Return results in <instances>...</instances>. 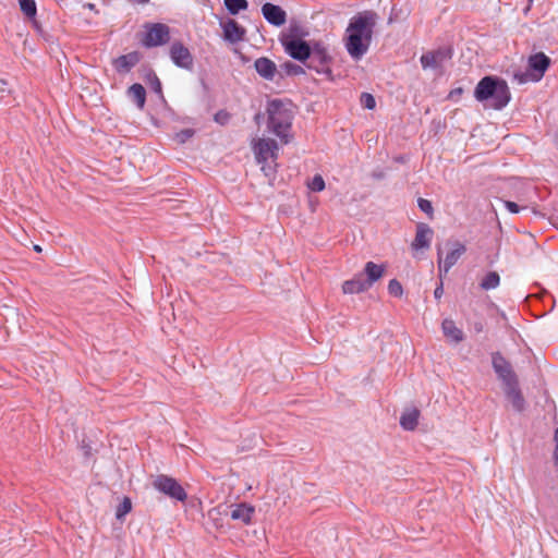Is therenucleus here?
Wrapping results in <instances>:
<instances>
[{"label":"nucleus","mask_w":558,"mask_h":558,"mask_svg":"<svg viewBox=\"0 0 558 558\" xmlns=\"http://www.w3.org/2000/svg\"><path fill=\"white\" fill-rule=\"evenodd\" d=\"M377 17L376 12L364 10L349 20L343 41L347 52L353 60H361L368 51Z\"/></svg>","instance_id":"f257e3e1"},{"label":"nucleus","mask_w":558,"mask_h":558,"mask_svg":"<svg viewBox=\"0 0 558 558\" xmlns=\"http://www.w3.org/2000/svg\"><path fill=\"white\" fill-rule=\"evenodd\" d=\"M474 98L482 104L488 102L493 109L500 111L509 105L511 93L504 78L497 75H486L476 84Z\"/></svg>","instance_id":"f03ea898"},{"label":"nucleus","mask_w":558,"mask_h":558,"mask_svg":"<svg viewBox=\"0 0 558 558\" xmlns=\"http://www.w3.org/2000/svg\"><path fill=\"white\" fill-rule=\"evenodd\" d=\"M292 102L288 99H269L266 105L267 128L277 137L289 143L290 130L293 122Z\"/></svg>","instance_id":"7ed1b4c3"},{"label":"nucleus","mask_w":558,"mask_h":558,"mask_svg":"<svg viewBox=\"0 0 558 558\" xmlns=\"http://www.w3.org/2000/svg\"><path fill=\"white\" fill-rule=\"evenodd\" d=\"M331 64L332 56L329 52L328 46L322 40H315L312 46L311 57L307 59L304 66L325 76L329 81H333Z\"/></svg>","instance_id":"20e7f679"},{"label":"nucleus","mask_w":558,"mask_h":558,"mask_svg":"<svg viewBox=\"0 0 558 558\" xmlns=\"http://www.w3.org/2000/svg\"><path fill=\"white\" fill-rule=\"evenodd\" d=\"M153 486L159 493L173 499L174 501L184 502L187 494L179 481L166 474H159L153 482Z\"/></svg>","instance_id":"39448f33"},{"label":"nucleus","mask_w":558,"mask_h":558,"mask_svg":"<svg viewBox=\"0 0 558 558\" xmlns=\"http://www.w3.org/2000/svg\"><path fill=\"white\" fill-rule=\"evenodd\" d=\"M142 45L145 48H155L166 45L170 40V28L163 23H147Z\"/></svg>","instance_id":"423d86ee"},{"label":"nucleus","mask_w":558,"mask_h":558,"mask_svg":"<svg viewBox=\"0 0 558 558\" xmlns=\"http://www.w3.org/2000/svg\"><path fill=\"white\" fill-rule=\"evenodd\" d=\"M452 57L453 48L448 45L423 53L420 58V62L423 70H440L452 59Z\"/></svg>","instance_id":"0eeeda50"},{"label":"nucleus","mask_w":558,"mask_h":558,"mask_svg":"<svg viewBox=\"0 0 558 558\" xmlns=\"http://www.w3.org/2000/svg\"><path fill=\"white\" fill-rule=\"evenodd\" d=\"M492 366L504 389L519 381L510 362L499 351L492 353Z\"/></svg>","instance_id":"6e6552de"},{"label":"nucleus","mask_w":558,"mask_h":558,"mask_svg":"<svg viewBox=\"0 0 558 558\" xmlns=\"http://www.w3.org/2000/svg\"><path fill=\"white\" fill-rule=\"evenodd\" d=\"M451 245L452 248L447 253L445 258H442L441 247L439 245L437 246V262L439 276L447 275L466 251L465 245L459 241L451 243Z\"/></svg>","instance_id":"1a4fd4ad"},{"label":"nucleus","mask_w":558,"mask_h":558,"mask_svg":"<svg viewBox=\"0 0 558 558\" xmlns=\"http://www.w3.org/2000/svg\"><path fill=\"white\" fill-rule=\"evenodd\" d=\"M315 40H288L281 46L284 52L293 60L305 64L312 53V46Z\"/></svg>","instance_id":"9d476101"},{"label":"nucleus","mask_w":558,"mask_h":558,"mask_svg":"<svg viewBox=\"0 0 558 558\" xmlns=\"http://www.w3.org/2000/svg\"><path fill=\"white\" fill-rule=\"evenodd\" d=\"M169 57L172 63L179 69L192 71L194 68L193 54L189 48L179 40L171 44Z\"/></svg>","instance_id":"9b49d317"},{"label":"nucleus","mask_w":558,"mask_h":558,"mask_svg":"<svg viewBox=\"0 0 558 558\" xmlns=\"http://www.w3.org/2000/svg\"><path fill=\"white\" fill-rule=\"evenodd\" d=\"M278 144L272 138H258L253 144L255 160L265 163L269 157L277 158Z\"/></svg>","instance_id":"f8f14e48"},{"label":"nucleus","mask_w":558,"mask_h":558,"mask_svg":"<svg viewBox=\"0 0 558 558\" xmlns=\"http://www.w3.org/2000/svg\"><path fill=\"white\" fill-rule=\"evenodd\" d=\"M551 60L544 52H536L529 57L527 59V69L532 73L534 78V83L539 82L548 68L550 66Z\"/></svg>","instance_id":"ddd939ff"},{"label":"nucleus","mask_w":558,"mask_h":558,"mask_svg":"<svg viewBox=\"0 0 558 558\" xmlns=\"http://www.w3.org/2000/svg\"><path fill=\"white\" fill-rule=\"evenodd\" d=\"M260 13L271 26L281 27L287 23V12L279 4L265 2L260 8Z\"/></svg>","instance_id":"4468645a"},{"label":"nucleus","mask_w":558,"mask_h":558,"mask_svg":"<svg viewBox=\"0 0 558 558\" xmlns=\"http://www.w3.org/2000/svg\"><path fill=\"white\" fill-rule=\"evenodd\" d=\"M219 24L223 33V39L227 43L238 44L245 39L246 29L235 20L228 17L225 21H220Z\"/></svg>","instance_id":"2eb2a0df"},{"label":"nucleus","mask_w":558,"mask_h":558,"mask_svg":"<svg viewBox=\"0 0 558 558\" xmlns=\"http://www.w3.org/2000/svg\"><path fill=\"white\" fill-rule=\"evenodd\" d=\"M254 69L258 76L266 81H275L276 76H279V69L277 68L276 63L267 58V57H259L254 61Z\"/></svg>","instance_id":"dca6fc26"},{"label":"nucleus","mask_w":558,"mask_h":558,"mask_svg":"<svg viewBox=\"0 0 558 558\" xmlns=\"http://www.w3.org/2000/svg\"><path fill=\"white\" fill-rule=\"evenodd\" d=\"M432 236H433V230L428 225H426L424 222L417 223L415 238L412 242V248L415 251H422V250L429 248L430 242H432Z\"/></svg>","instance_id":"f3484780"},{"label":"nucleus","mask_w":558,"mask_h":558,"mask_svg":"<svg viewBox=\"0 0 558 558\" xmlns=\"http://www.w3.org/2000/svg\"><path fill=\"white\" fill-rule=\"evenodd\" d=\"M254 512V506L246 502H241L233 506L230 512V517L234 521H240L243 524L248 525L252 523Z\"/></svg>","instance_id":"a211bd4d"},{"label":"nucleus","mask_w":558,"mask_h":558,"mask_svg":"<svg viewBox=\"0 0 558 558\" xmlns=\"http://www.w3.org/2000/svg\"><path fill=\"white\" fill-rule=\"evenodd\" d=\"M506 397L510 400L512 408L517 412H522L525 408V400L521 392L519 381L504 389Z\"/></svg>","instance_id":"6ab92c4d"},{"label":"nucleus","mask_w":558,"mask_h":558,"mask_svg":"<svg viewBox=\"0 0 558 558\" xmlns=\"http://www.w3.org/2000/svg\"><path fill=\"white\" fill-rule=\"evenodd\" d=\"M385 274V266L383 264H376L374 262H367L364 266V272L366 278H364L365 283L368 288H371L375 282H377Z\"/></svg>","instance_id":"aec40b11"},{"label":"nucleus","mask_w":558,"mask_h":558,"mask_svg":"<svg viewBox=\"0 0 558 558\" xmlns=\"http://www.w3.org/2000/svg\"><path fill=\"white\" fill-rule=\"evenodd\" d=\"M308 32L299 23H291L287 32H283L279 36V43L282 45L288 40H306Z\"/></svg>","instance_id":"412c9836"},{"label":"nucleus","mask_w":558,"mask_h":558,"mask_svg":"<svg viewBox=\"0 0 558 558\" xmlns=\"http://www.w3.org/2000/svg\"><path fill=\"white\" fill-rule=\"evenodd\" d=\"M368 289L369 288L364 281L363 274H357L352 279L345 280L342 283V291L344 294H357Z\"/></svg>","instance_id":"4be33fe9"},{"label":"nucleus","mask_w":558,"mask_h":558,"mask_svg":"<svg viewBox=\"0 0 558 558\" xmlns=\"http://www.w3.org/2000/svg\"><path fill=\"white\" fill-rule=\"evenodd\" d=\"M140 58L137 52H130L126 54L119 56L113 61V66L117 72L125 73L129 72L138 62Z\"/></svg>","instance_id":"5701e85b"},{"label":"nucleus","mask_w":558,"mask_h":558,"mask_svg":"<svg viewBox=\"0 0 558 558\" xmlns=\"http://www.w3.org/2000/svg\"><path fill=\"white\" fill-rule=\"evenodd\" d=\"M128 97L142 110L146 104V89L140 83L132 84L126 90Z\"/></svg>","instance_id":"b1692460"},{"label":"nucleus","mask_w":558,"mask_h":558,"mask_svg":"<svg viewBox=\"0 0 558 558\" xmlns=\"http://www.w3.org/2000/svg\"><path fill=\"white\" fill-rule=\"evenodd\" d=\"M441 329L446 337L450 338L456 343L463 340V331L458 328L452 319L446 318L441 323Z\"/></svg>","instance_id":"393cba45"},{"label":"nucleus","mask_w":558,"mask_h":558,"mask_svg":"<svg viewBox=\"0 0 558 558\" xmlns=\"http://www.w3.org/2000/svg\"><path fill=\"white\" fill-rule=\"evenodd\" d=\"M420 411L415 408L401 414L400 426L404 430H414L418 424Z\"/></svg>","instance_id":"a878e982"},{"label":"nucleus","mask_w":558,"mask_h":558,"mask_svg":"<svg viewBox=\"0 0 558 558\" xmlns=\"http://www.w3.org/2000/svg\"><path fill=\"white\" fill-rule=\"evenodd\" d=\"M305 74V70L302 65L296 64L292 61H286L279 66V78L282 80L289 76H301Z\"/></svg>","instance_id":"bb28decb"},{"label":"nucleus","mask_w":558,"mask_h":558,"mask_svg":"<svg viewBox=\"0 0 558 558\" xmlns=\"http://www.w3.org/2000/svg\"><path fill=\"white\" fill-rule=\"evenodd\" d=\"M500 284V276L497 271H488L480 282V288L489 291L498 288Z\"/></svg>","instance_id":"cd10ccee"},{"label":"nucleus","mask_w":558,"mask_h":558,"mask_svg":"<svg viewBox=\"0 0 558 558\" xmlns=\"http://www.w3.org/2000/svg\"><path fill=\"white\" fill-rule=\"evenodd\" d=\"M223 3L231 15H236L248 8L247 0H223Z\"/></svg>","instance_id":"c85d7f7f"},{"label":"nucleus","mask_w":558,"mask_h":558,"mask_svg":"<svg viewBox=\"0 0 558 558\" xmlns=\"http://www.w3.org/2000/svg\"><path fill=\"white\" fill-rule=\"evenodd\" d=\"M21 12L26 19L37 16V4L35 0H17Z\"/></svg>","instance_id":"c756f323"},{"label":"nucleus","mask_w":558,"mask_h":558,"mask_svg":"<svg viewBox=\"0 0 558 558\" xmlns=\"http://www.w3.org/2000/svg\"><path fill=\"white\" fill-rule=\"evenodd\" d=\"M307 187L312 192H322L326 187L324 178L320 174H315L307 183Z\"/></svg>","instance_id":"7c9ffc66"},{"label":"nucleus","mask_w":558,"mask_h":558,"mask_svg":"<svg viewBox=\"0 0 558 558\" xmlns=\"http://www.w3.org/2000/svg\"><path fill=\"white\" fill-rule=\"evenodd\" d=\"M512 80L520 85L526 84L529 82H534L532 73L530 72V70L527 68H526V71H520V70L514 71L512 74Z\"/></svg>","instance_id":"2f4dec72"},{"label":"nucleus","mask_w":558,"mask_h":558,"mask_svg":"<svg viewBox=\"0 0 558 558\" xmlns=\"http://www.w3.org/2000/svg\"><path fill=\"white\" fill-rule=\"evenodd\" d=\"M388 293L395 298H401L403 295L402 284L398 279H391L388 282Z\"/></svg>","instance_id":"473e14b6"},{"label":"nucleus","mask_w":558,"mask_h":558,"mask_svg":"<svg viewBox=\"0 0 558 558\" xmlns=\"http://www.w3.org/2000/svg\"><path fill=\"white\" fill-rule=\"evenodd\" d=\"M132 510V502L131 500L125 497L118 506L116 511V518L121 519L125 517L130 511Z\"/></svg>","instance_id":"72a5a7b5"},{"label":"nucleus","mask_w":558,"mask_h":558,"mask_svg":"<svg viewBox=\"0 0 558 558\" xmlns=\"http://www.w3.org/2000/svg\"><path fill=\"white\" fill-rule=\"evenodd\" d=\"M360 102L362 107L367 110H373L376 107V99L371 93H362L360 97Z\"/></svg>","instance_id":"f704fd0d"},{"label":"nucleus","mask_w":558,"mask_h":558,"mask_svg":"<svg viewBox=\"0 0 558 558\" xmlns=\"http://www.w3.org/2000/svg\"><path fill=\"white\" fill-rule=\"evenodd\" d=\"M214 121L220 125H226L230 121V113L225 109H220L214 114Z\"/></svg>","instance_id":"c9c22d12"},{"label":"nucleus","mask_w":558,"mask_h":558,"mask_svg":"<svg viewBox=\"0 0 558 558\" xmlns=\"http://www.w3.org/2000/svg\"><path fill=\"white\" fill-rule=\"evenodd\" d=\"M417 207L420 208V210H422L424 214L428 216H432L434 213L432 202L426 198H417Z\"/></svg>","instance_id":"e433bc0d"},{"label":"nucleus","mask_w":558,"mask_h":558,"mask_svg":"<svg viewBox=\"0 0 558 558\" xmlns=\"http://www.w3.org/2000/svg\"><path fill=\"white\" fill-rule=\"evenodd\" d=\"M149 88L153 93H155L163 102H166L163 93H162V84L159 78H156V81L151 82L149 85Z\"/></svg>","instance_id":"4c0bfd02"},{"label":"nucleus","mask_w":558,"mask_h":558,"mask_svg":"<svg viewBox=\"0 0 558 558\" xmlns=\"http://www.w3.org/2000/svg\"><path fill=\"white\" fill-rule=\"evenodd\" d=\"M504 203V206L505 208L510 213V214H519L522 209H524L525 207H521L520 205H518L515 202H512V201H502Z\"/></svg>","instance_id":"58836bf2"},{"label":"nucleus","mask_w":558,"mask_h":558,"mask_svg":"<svg viewBox=\"0 0 558 558\" xmlns=\"http://www.w3.org/2000/svg\"><path fill=\"white\" fill-rule=\"evenodd\" d=\"M195 134L193 129H184L178 133V137L181 143H184L187 138H191Z\"/></svg>","instance_id":"ea45409f"},{"label":"nucleus","mask_w":558,"mask_h":558,"mask_svg":"<svg viewBox=\"0 0 558 558\" xmlns=\"http://www.w3.org/2000/svg\"><path fill=\"white\" fill-rule=\"evenodd\" d=\"M29 22H31V25L33 27V29L39 34V35H43L44 34V28H43V25L41 23L37 20V16H35L34 19H27Z\"/></svg>","instance_id":"a19ab883"},{"label":"nucleus","mask_w":558,"mask_h":558,"mask_svg":"<svg viewBox=\"0 0 558 558\" xmlns=\"http://www.w3.org/2000/svg\"><path fill=\"white\" fill-rule=\"evenodd\" d=\"M439 283L437 284V287L435 288L434 290V298L436 300H440L442 294H444V282H442V276H439Z\"/></svg>","instance_id":"79ce46f5"},{"label":"nucleus","mask_w":558,"mask_h":558,"mask_svg":"<svg viewBox=\"0 0 558 558\" xmlns=\"http://www.w3.org/2000/svg\"><path fill=\"white\" fill-rule=\"evenodd\" d=\"M156 78H159L156 72L151 69H148L145 74V81L148 84V86L151 84V82L156 81Z\"/></svg>","instance_id":"37998d69"},{"label":"nucleus","mask_w":558,"mask_h":558,"mask_svg":"<svg viewBox=\"0 0 558 558\" xmlns=\"http://www.w3.org/2000/svg\"><path fill=\"white\" fill-rule=\"evenodd\" d=\"M385 177H386V174L381 170L380 171H374L372 173V178L375 179V180H383V179H385Z\"/></svg>","instance_id":"c03bdc74"},{"label":"nucleus","mask_w":558,"mask_h":558,"mask_svg":"<svg viewBox=\"0 0 558 558\" xmlns=\"http://www.w3.org/2000/svg\"><path fill=\"white\" fill-rule=\"evenodd\" d=\"M82 448L84 450V454L89 457L92 453V447L89 445H85L84 440L82 441Z\"/></svg>","instance_id":"a18cd8bd"},{"label":"nucleus","mask_w":558,"mask_h":558,"mask_svg":"<svg viewBox=\"0 0 558 558\" xmlns=\"http://www.w3.org/2000/svg\"><path fill=\"white\" fill-rule=\"evenodd\" d=\"M8 83L5 80L0 78V93H4L7 90Z\"/></svg>","instance_id":"49530a36"},{"label":"nucleus","mask_w":558,"mask_h":558,"mask_svg":"<svg viewBox=\"0 0 558 558\" xmlns=\"http://www.w3.org/2000/svg\"><path fill=\"white\" fill-rule=\"evenodd\" d=\"M264 118L263 113L262 112H258L254 116V121L259 124L262 119Z\"/></svg>","instance_id":"de8ad7c7"},{"label":"nucleus","mask_w":558,"mask_h":558,"mask_svg":"<svg viewBox=\"0 0 558 558\" xmlns=\"http://www.w3.org/2000/svg\"><path fill=\"white\" fill-rule=\"evenodd\" d=\"M554 461H555V465L558 468V445H556V447H555Z\"/></svg>","instance_id":"09e8293b"},{"label":"nucleus","mask_w":558,"mask_h":558,"mask_svg":"<svg viewBox=\"0 0 558 558\" xmlns=\"http://www.w3.org/2000/svg\"><path fill=\"white\" fill-rule=\"evenodd\" d=\"M407 160L405 156L403 155H400V156H397L395 157V161L398 162V163H402Z\"/></svg>","instance_id":"8fccbe9b"},{"label":"nucleus","mask_w":558,"mask_h":558,"mask_svg":"<svg viewBox=\"0 0 558 558\" xmlns=\"http://www.w3.org/2000/svg\"><path fill=\"white\" fill-rule=\"evenodd\" d=\"M135 3H138V4H146L149 2V0H133Z\"/></svg>","instance_id":"3c124183"},{"label":"nucleus","mask_w":558,"mask_h":558,"mask_svg":"<svg viewBox=\"0 0 558 558\" xmlns=\"http://www.w3.org/2000/svg\"><path fill=\"white\" fill-rule=\"evenodd\" d=\"M554 438H555L556 445H558V427L555 429Z\"/></svg>","instance_id":"603ef678"},{"label":"nucleus","mask_w":558,"mask_h":558,"mask_svg":"<svg viewBox=\"0 0 558 558\" xmlns=\"http://www.w3.org/2000/svg\"><path fill=\"white\" fill-rule=\"evenodd\" d=\"M461 92H462V89L458 88V89H456V90L450 93V97H452L453 93H456V95H459Z\"/></svg>","instance_id":"864d4df0"},{"label":"nucleus","mask_w":558,"mask_h":558,"mask_svg":"<svg viewBox=\"0 0 558 558\" xmlns=\"http://www.w3.org/2000/svg\"><path fill=\"white\" fill-rule=\"evenodd\" d=\"M461 92H462V89L458 88V89H456V90L450 93V97H452L453 93H456V95H459Z\"/></svg>","instance_id":"5fc2aeb1"},{"label":"nucleus","mask_w":558,"mask_h":558,"mask_svg":"<svg viewBox=\"0 0 558 558\" xmlns=\"http://www.w3.org/2000/svg\"><path fill=\"white\" fill-rule=\"evenodd\" d=\"M34 251H36V252H41V247H40V245L35 244V245H34Z\"/></svg>","instance_id":"6e6d98bb"},{"label":"nucleus","mask_w":558,"mask_h":558,"mask_svg":"<svg viewBox=\"0 0 558 558\" xmlns=\"http://www.w3.org/2000/svg\"><path fill=\"white\" fill-rule=\"evenodd\" d=\"M94 7H95V5H94L93 3H88V8H89V9H94Z\"/></svg>","instance_id":"4d7b16f0"}]
</instances>
